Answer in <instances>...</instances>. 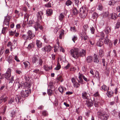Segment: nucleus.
Returning a JSON list of instances; mask_svg holds the SVG:
<instances>
[{"label": "nucleus", "mask_w": 120, "mask_h": 120, "mask_svg": "<svg viewBox=\"0 0 120 120\" xmlns=\"http://www.w3.org/2000/svg\"><path fill=\"white\" fill-rule=\"evenodd\" d=\"M23 85L24 86L23 90L21 91L20 95H16L15 98V99L17 103L20 102L25 99V98L27 97L29 94L31 93L30 87L31 84L28 82H16L14 87V89L15 90H20L22 88Z\"/></svg>", "instance_id": "nucleus-1"}, {"label": "nucleus", "mask_w": 120, "mask_h": 120, "mask_svg": "<svg viewBox=\"0 0 120 120\" xmlns=\"http://www.w3.org/2000/svg\"><path fill=\"white\" fill-rule=\"evenodd\" d=\"M71 55L74 58L77 59L79 56L83 57L85 56L86 54L85 50L82 49L79 51V49L77 48H73L70 50Z\"/></svg>", "instance_id": "nucleus-2"}, {"label": "nucleus", "mask_w": 120, "mask_h": 120, "mask_svg": "<svg viewBox=\"0 0 120 120\" xmlns=\"http://www.w3.org/2000/svg\"><path fill=\"white\" fill-rule=\"evenodd\" d=\"M99 108L97 109V115L100 119L103 120H107L109 118V115L102 109L99 110Z\"/></svg>", "instance_id": "nucleus-3"}, {"label": "nucleus", "mask_w": 120, "mask_h": 120, "mask_svg": "<svg viewBox=\"0 0 120 120\" xmlns=\"http://www.w3.org/2000/svg\"><path fill=\"white\" fill-rule=\"evenodd\" d=\"M38 58L37 56H33L32 58V62L33 64H35L37 66H41L42 65L43 58H40L38 61Z\"/></svg>", "instance_id": "nucleus-4"}, {"label": "nucleus", "mask_w": 120, "mask_h": 120, "mask_svg": "<svg viewBox=\"0 0 120 120\" xmlns=\"http://www.w3.org/2000/svg\"><path fill=\"white\" fill-rule=\"evenodd\" d=\"M86 7L82 6L80 9L81 17L83 18L86 17L87 15V10Z\"/></svg>", "instance_id": "nucleus-5"}, {"label": "nucleus", "mask_w": 120, "mask_h": 120, "mask_svg": "<svg viewBox=\"0 0 120 120\" xmlns=\"http://www.w3.org/2000/svg\"><path fill=\"white\" fill-rule=\"evenodd\" d=\"M11 69L10 68H8L6 73L3 74L4 77L7 80H9L11 76Z\"/></svg>", "instance_id": "nucleus-6"}, {"label": "nucleus", "mask_w": 120, "mask_h": 120, "mask_svg": "<svg viewBox=\"0 0 120 120\" xmlns=\"http://www.w3.org/2000/svg\"><path fill=\"white\" fill-rule=\"evenodd\" d=\"M10 18L11 17L9 16H7L5 17L3 22L4 25L9 26Z\"/></svg>", "instance_id": "nucleus-7"}, {"label": "nucleus", "mask_w": 120, "mask_h": 120, "mask_svg": "<svg viewBox=\"0 0 120 120\" xmlns=\"http://www.w3.org/2000/svg\"><path fill=\"white\" fill-rule=\"evenodd\" d=\"M79 80H78V82L80 83L81 84H83V80L82 78H83L84 76L82 74H81L80 72L79 73Z\"/></svg>", "instance_id": "nucleus-8"}, {"label": "nucleus", "mask_w": 120, "mask_h": 120, "mask_svg": "<svg viewBox=\"0 0 120 120\" xmlns=\"http://www.w3.org/2000/svg\"><path fill=\"white\" fill-rule=\"evenodd\" d=\"M27 34L29 38V40L32 39L34 36V34L33 33L32 30H29L27 32Z\"/></svg>", "instance_id": "nucleus-9"}, {"label": "nucleus", "mask_w": 120, "mask_h": 120, "mask_svg": "<svg viewBox=\"0 0 120 120\" xmlns=\"http://www.w3.org/2000/svg\"><path fill=\"white\" fill-rule=\"evenodd\" d=\"M43 14V12L41 11H39L37 13V15L38 20L40 21L41 20L42 16Z\"/></svg>", "instance_id": "nucleus-10"}, {"label": "nucleus", "mask_w": 120, "mask_h": 120, "mask_svg": "<svg viewBox=\"0 0 120 120\" xmlns=\"http://www.w3.org/2000/svg\"><path fill=\"white\" fill-rule=\"evenodd\" d=\"M93 62L97 64L99 63L98 56L95 54H94L93 56Z\"/></svg>", "instance_id": "nucleus-11"}, {"label": "nucleus", "mask_w": 120, "mask_h": 120, "mask_svg": "<svg viewBox=\"0 0 120 120\" xmlns=\"http://www.w3.org/2000/svg\"><path fill=\"white\" fill-rule=\"evenodd\" d=\"M111 27L108 26H106L105 28L104 32L105 34H109L111 31Z\"/></svg>", "instance_id": "nucleus-12"}, {"label": "nucleus", "mask_w": 120, "mask_h": 120, "mask_svg": "<svg viewBox=\"0 0 120 120\" xmlns=\"http://www.w3.org/2000/svg\"><path fill=\"white\" fill-rule=\"evenodd\" d=\"M102 39H100L97 43V46L99 47H101L103 44V41H102Z\"/></svg>", "instance_id": "nucleus-13"}, {"label": "nucleus", "mask_w": 120, "mask_h": 120, "mask_svg": "<svg viewBox=\"0 0 120 120\" xmlns=\"http://www.w3.org/2000/svg\"><path fill=\"white\" fill-rule=\"evenodd\" d=\"M52 13V10L51 9H48L46 11V14L47 16L51 15Z\"/></svg>", "instance_id": "nucleus-14"}, {"label": "nucleus", "mask_w": 120, "mask_h": 120, "mask_svg": "<svg viewBox=\"0 0 120 120\" xmlns=\"http://www.w3.org/2000/svg\"><path fill=\"white\" fill-rule=\"evenodd\" d=\"M59 41H57L56 45H54V47L55 48L54 50L55 52H56L58 49L59 48Z\"/></svg>", "instance_id": "nucleus-15"}, {"label": "nucleus", "mask_w": 120, "mask_h": 120, "mask_svg": "<svg viewBox=\"0 0 120 120\" xmlns=\"http://www.w3.org/2000/svg\"><path fill=\"white\" fill-rule=\"evenodd\" d=\"M58 90L59 92L62 94L66 91V89L62 86H60L59 87Z\"/></svg>", "instance_id": "nucleus-16"}, {"label": "nucleus", "mask_w": 120, "mask_h": 120, "mask_svg": "<svg viewBox=\"0 0 120 120\" xmlns=\"http://www.w3.org/2000/svg\"><path fill=\"white\" fill-rule=\"evenodd\" d=\"M93 57L91 56H88L86 60V61L88 63H91L93 61Z\"/></svg>", "instance_id": "nucleus-17"}, {"label": "nucleus", "mask_w": 120, "mask_h": 120, "mask_svg": "<svg viewBox=\"0 0 120 120\" xmlns=\"http://www.w3.org/2000/svg\"><path fill=\"white\" fill-rule=\"evenodd\" d=\"M82 98L84 99H88V96H87V93L85 92H83L82 93Z\"/></svg>", "instance_id": "nucleus-18"}, {"label": "nucleus", "mask_w": 120, "mask_h": 120, "mask_svg": "<svg viewBox=\"0 0 120 120\" xmlns=\"http://www.w3.org/2000/svg\"><path fill=\"white\" fill-rule=\"evenodd\" d=\"M109 88H108L107 92V95L109 97H111L112 95L113 94V92L112 90L110 91H109Z\"/></svg>", "instance_id": "nucleus-19"}, {"label": "nucleus", "mask_w": 120, "mask_h": 120, "mask_svg": "<svg viewBox=\"0 0 120 120\" xmlns=\"http://www.w3.org/2000/svg\"><path fill=\"white\" fill-rule=\"evenodd\" d=\"M34 42H32L27 47V49H31L33 48L34 47Z\"/></svg>", "instance_id": "nucleus-20"}, {"label": "nucleus", "mask_w": 120, "mask_h": 120, "mask_svg": "<svg viewBox=\"0 0 120 120\" xmlns=\"http://www.w3.org/2000/svg\"><path fill=\"white\" fill-rule=\"evenodd\" d=\"M72 12L74 15H76L78 14L79 11L76 8L74 7L73 8Z\"/></svg>", "instance_id": "nucleus-21"}, {"label": "nucleus", "mask_w": 120, "mask_h": 120, "mask_svg": "<svg viewBox=\"0 0 120 120\" xmlns=\"http://www.w3.org/2000/svg\"><path fill=\"white\" fill-rule=\"evenodd\" d=\"M111 18L112 19L115 20L117 17V14L115 13H113L111 15Z\"/></svg>", "instance_id": "nucleus-22"}, {"label": "nucleus", "mask_w": 120, "mask_h": 120, "mask_svg": "<svg viewBox=\"0 0 120 120\" xmlns=\"http://www.w3.org/2000/svg\"><path fill=\"white\" fill-rule=\"evenodd\" d=\"M102 60L103 66H104L105 68H106L107 67L108 63L105 61V59H102Z\"/></svg>", "instance_id": "nucleus-23"}, {"label": "nucleus", "mask_w": 120, "mask_h": 120, "mask_svg": "<svg viewBox=\"0 0 120 120\" xmlns=\"http://www.w3.org/2000/svg\"><path fill=\"white\" fill-rule=\"evenodd\" d=\"M86 104L89 108L91 107L93 105L92 102L89 101L88 100L86 101Z\"/></svg>", "instance_id": "nucleus-24"}, {"label": "nucleus", "mask_w": 120, "mask_h": 120, "mask_svg": "<svg viewBox=\"0 0 120 120\" xmlns=\"http://www.w3.org/2000/svg\"><path fill=\"white\" fill-rule=\"evenodd\" d=\"M108 88L105 85H104L101 87V90L102 91H106L108 90Z\"/></svg>", "instance_id": "nucleus-25"}, {"label": "nucleus", "mask_w": 120, "mask_h": 120, "mask_svg": "<svg viewBox=\"0 0 120 120\" xmlns=\"http://www.w3.org/2000/svg\"><path fill=\"white\" fill-rule=\"evenodd\" d=\"M23 63L25 66V68H27L29 67L30 66V64L27 61L24 62Z\"/></svg>", "instance_id": "nucleus-26"}, {"label": "nucleus", "mask_w": 120, "mask_h": 120, "mask_svg": "<svg viewBox=\"0 0 120 120\" xmlns=\"http://www.w3.org/2000/svg\"><path fill=\"white\" fill-rule=\"evenodd\" d=\"M24 78L26 81L27 82H28L30 83L29 81L30 79V77H29L27 75H25L24 76ZM26 82H25V83Z\"/></svg>", "instance_id": "nucleus-27"}, {"label": "nucleus", "mask_w": 120, "mask_h": 120, "mask_svg": "<svg viewBox=\"0 0 120 120\" xmlns=\"http://www.w3.org/2000/svg\"><path fill=\"white\" fill-rule=\"evenodd\" d=\"M65 14L64 13H62L60 14V15L59 16V18L60 20L61 21L63 19L64 17V15Z\"/></svg>", "instance_id": "nucleus-28"}, {"label": "nucleus", "mask_w": 120, "mask_h": 120, "mask_svg": "<svg viewBox=\"0 0 120 120\" xmlns=\"http://www.w3.org/2000/svg\"><path fill=\"white\" fill-rule=\"evenodd\" d=\"M103 50L102 49H100L99 50V56L101 57H102L104 55Z\"/></svg>", "instance_id": "nucleus-29"}, {"label": "nucleus", "mask_w": 120, "mask_h": 120, "mask_svg": "<svg viewBox=\"0 0 120 120\" xmlns=\"http://www.w3.org/2000/svg\"><path fill=\"white\" fill-rule=\"evenodd\" d=\"M46 51L48 52H49L51 49L52 48L49 45H48L45 46Z\"/></svg>", "instance_id": "nucleus-30"}, {"label": "nucleus", "mask_w": 120, "mask_h": 120, "mask_svg": "<svg viewBox=\"0 0 120 120\" xmlns=\"http://www.w3.org/2000/svg\"><path fill=\"white\" fill-rule=\"evenodd\" d=\"M13 60V57L12 56H9L8 58L7 61L9 63H11L12 62Z\"/></svg>", "instance_id": "nucleus-31"}, {"label": "nucleus", "mask_w": 120, "mask_h": 120, "mask_svg": "<svg viewBox=\"0 0 120 120\" xmlns=\"http://www.w3.org/2000/svg\"><path fill=\"white\" fill-rule=\"evenodd\" d=\"M1 97L2 98V99L3 102H5L6 101H7L8 98V97L7 96H5L4 95H2Z\"/></svg>", "instance_id": "nucleus-32"}, {"label": "nucleus", "mask_w": 120, "mask_h": 120, "mask_svg": "<svg viewBox=\"0 0 120 120\" xmlns=\"http://www.w3.org/2000/svg\"><path fill=\"white\" fill-rule=\"evenodd\" d=\"M36 44L37 46L39 48H40L41 47L42 43L40 41L37 40Z\"/></svg>", "instance_id": "nucleus-33"}, {"label": "nucleus", "mask_w": 120, "mask_h": 120, "mask_svg": "<svg viewBox=\"0 0 120 120\" xmlns=\"http://www.w3.org/2000/svg\"><path fill=\"white\" fill-rule=\"evenodd\" d=\"M16 112L14 111H11L10 114V116L12 117H14L16 116Z\"/></svg>", "instance_id": "nucleus-34"}, {"label": "nucleus", "mask_w": 120, "mask_h": 120, "mask_svg": "<svg viewBox=\"0 0 120 120\" xmlns=\"http://www.w3.org/2000/svg\"><path fill=\"white\" fill-rule=\"evenodd\" d=\"M39 26L40 24L38 22L36 23L34 25V27L35 29L36 30H38Z\"/></svg>", "instance_id": "nucleus-35"}, {"label": "nucleus", "mask_w": 120, "mask_h": 120, "mask_svg": "<svg viewBox=\"0 0 120 120\" xmlns=\"http://www.w3.org/2000/svg\"><path fill=\"white\" fill-rule=\"evenodd\" d=\"M8 29L7 27H4L2 30V33L3 34L6 33Z\"/></svg>", "instance_id": "nucleus-36"}, {"label": "nucleus", "mask_w": 120, "mask_h": 120, "mask_svg": "<svg viewBox=\"0 0 120 120\" xmlns=\"http://www.w3.org/2000/svg\"><path fill=\"white\" fill-rule=\"evenodd\" d=\"M52 90L50 89H48L47 90V93L49 96H51L53 94Z\"/></svg>", "instance_id": "nucleus-37"}, {"label": "nucleus", "mask_w": 120, "mask_h": 120, "mask_svg": "<svg viewBox=\"0 0 120 120\" xmlns=\"http://www.w3.org/2000/svg\"><path fill=\"white\" fill-rule=\"evenodd\" d=\"M98 14L95 12L92 15V18L94 19H96L98 17Z\"/></svg>", "instance_id": "nucleus-38"}, {"label": "nucleus", "mask_w": 120, "mask_h": 120, "mask_svg": "<svg viewBox=\"0 0 120 120\" xmlns=\"http://www.w3.org/2000/svg\"><path fill=\"white\" fill-rule=\"evenodd\" d=\"M23 38L25 40H27V39L29 40V38H28V35L26 34H23L22 36Z\"/></svg>", "instance_id": "nucleus-39"}, {"label": "nucleus", "mask_w": 120, "mask_h": 120, "mask_svg": "<svg viewBox=\"0 0 120 120\" xmlns=\"http://www.w3.org/2000/svg\"><path fill=\"white\" fill-rule=\"evenodd\" d=\"M120 26V21L118 20L117 21L116 26L115 27V29H118L119 28Z\"/></svg>", "instance_id": "nucleus-40"}, {"label": "nucleus", "mask_w": 120, "mask_h": 120, "mask_svg": "<svg viewBox=\"0 0 120 120\" xmlns=\"http://www.w3.org/2000/svg\"><path fill=\"white\" fill-rule=\"evenodd\" d=\"M72 3V2L70 0H68L66 2V5L68 6L71 5Z\"/></svg>", "instance_id": "nucleus-41"}, {"label": "nucleus", "mask_w": 120, "mask_h": 120, "mask_svg": "<svg viewBox=\"0 0 120 120\" xmlns=\"http://www.w3.org/2000/svg\"><path fill=\"white\" fill-rule=\"evenodd\" d=\"M97 7H98V9L99 10L101 11L102 9V6L101 4H99L98 5Z\"/></svg>", "instance_id": "nucleus-42"}, {"label": "nucleus", "mask_w": 120, "mask_h": 120, "mask_svg": "<svg viewBox=\"0 0 120 120\" xmlns=\"http://www.w3.org/2000/svg\"><path fill=\"white\" fill-rule=\"evenodd\" d=\"M109 13L108 12H105L103 14V16L104 17H106L108 16Z\"/></svg>", "instance_id": "nucleus-43"}, {"label": "nucleus", "mask_w": 120, "mask_h": 120, "mask_svg": "<svg viewBox=\"0 0 120 120\" xmlns=\"http://www.w3.org/2000/svg\"><path fill=\"white\" fill-rule=\"evenodd\" d=\"M73 85L74 87L77 88L79 87L80 86V84L77 82H75L73 84Z\"/></svg>", "instance_id": "nucleus-44"}, {"label": "nucleus", "mask_w": 120, "mask_h": 120, "mask_svg": "<svg viewBox=\"0 0 120 120\" xmlns=\"http://www.w3.org/2000/svg\"><path fill=\"white\" fill-rule=\"evenodd\" d=\"M110 41L109 39L108 38H105L104 40V43L105 44L108 45L109 44V42Z\"/></svg>", "instance_id": "nucleus-45"}, {"label": "nucleus", "mask_w": 120, "mask_h": 120, "mask_svg": "<svg viewBox=\"0 0 120 120\" xmlns=\"http://www.w3.org/2000/svg\"><path fill=\"white\" fill-rule=\"evenodd\" d=\"M94 105L96 107H98L99 106V103L98 102L95 100L94 102Z\"/></svg>", "instance_id": "nucleus-46"}, {"label": "nucleus", "mask_w": 120, "mask_h": 120, "mask_svg": "<svg viewBox=\"0 0 120 120\" xmlns=\"http://www.w3.org/2000/svg\"><path fill=\"white\" fill-rule=\"evenodd\" d=\"M90 30L91 33L92 34H94V33L95 31V29L94 27L92 26L91 27H90Z\"/></svg>", "instance_id": "nucleus-47"}, {"label": "nucleus", "mask_w": 120, "mask_h": 120, "mask_svg": "<svg viewBox=\"0 0 120 120\" xmlns=\"http://www.w3.org/2000/svg\"><path fill=\"white\" fill-rule=\"evenodd\" d=\"M77 37L76 35H74L72 38V40L75 43V41L77 40Z\"/></svg>", "instance_id": "nucleus-48"}, {"label": "nucleus", "mask_w": 120, "mask_h": 120, "mask_svg": "<svg viewBox=\"0 0 120 120\" xmlns=\"http://www.w3.org/2000/svg\"><path fill=\"white\" fill-rule=\"evenodd\" d=\"M9 80L10 81L9 82V83H13V81H14V77L12 76L11 77L10 79L9 78V79L8 80Z\"/></svg>", "instance_id": "nucleus-49"}, {"label": "nucleus", "mask_w": 120, "mask_h": 120, "mask_svg": "<svg viewBox=\"0 0 120 120\" xmlns=\"http://www.w3.org/2000/svg\"><path fill=\"white\" fill-rule=\"evenodd\" d=\"M14 101V99L13 98H11L8 100V103L9 104H11Z\"/></svg>", "instance_id": "nucleus-50"}, {"label": "nucleus", "mask_w": 120, "mask_h": 120, "mask_svg": "<svg viewBox=\"0 0 120 120\" xmlns=\"http://www.w3.org/2000/svg\"><path fill=\"white\" fill-rule=\"evenodd\" d=\"M61 68L60 66L59 63L57 64V66L55 68V69L56 70H59Z\"/></svg>", "instance_id": "nucleus-51"}, {"label": "nucleus", "mask_w": 120, "mask_h": 120, "mask_svg": "<svg viewBox=\"0 0 120 120\" xmlns=\"http://www.w3.org/2000/svg\"><path fill=\"white\" fill-rule=\"evenodd\" d=\"M15 32V30L14 31H11L9 32V35L10 36H13L14 34V33Z\"/></svg>", "instance_id": "nucleus-52"}, {"label": "nucleus", "mask_w": 120, "mask_h": 120, "mask_svg": "<svg viewBox=\"0 0 120 120\" xmlns=\"http://www.w3.org/2000/svg\"><path fill=\"white\" fill-rule=\"evenodd\" d=\"M70 30L72 31L73 32H76V31L75 28V27H71Z\"/></svg>", "instance_id": "nucleus-53"}, {"label": "nucleus", "mask_w": 120, "mask_h": 120, "mask_svg": "<svg viewBox=\"0 0 120 120\" xmlns=\"http://www.w3.org/2000/svg\"><path fill=\"white\" fill-rule=\"evenodd\" d=\"M64 34V32L63 31H61L59 35V38L60 39H61L62 38V36H63Z\"/></svg>", "instance_id": "nucleus-54"}, {"label": "nucleus", "mask_w": 120, "mask_h": 120, "mask_svg": "<svg viewBox=\"0 0 120 120\" xmlns=\"http://www.w3.org/2000/svg\"><path fill=\"white\" fill-rule=\"evenodd\" d=\"M51 3L49 2L48 4H45V6L46 7H51Z\"/></svg>", "instance_id": "nucleus-55"}, {"label": "nucleus", "mask_w": 120, "mask_h": 120, "mask_svg": "<svg viewBox=\"0 0 120 120\" xmlns=\"http://www.w3.org/2000/svg\"><path fill=\"white\" fill-rule=\"evenodd\" d=\"M34 72H35L36 73H39L41 74V72L38 69H36L33 71Z\"/></svg>", "instance_id": "nucleus-56"}, {"label": "nucleus", "mask_w": 120, "mask_h": 120, "mask_svg": "<svg viewBox=\"0 0 120 120\" xmlns=\"http://www.w3.org/2000/svg\"><path fill=\"white\" fill-rule=\"evenodd\" d=\"M44 67L46 71H48L49 70V67L48 65H45L44 66Z\"/></svg>", "instance_id": "nucleus-57"}, {"label": "nucleus", "mask_w": 120, "mask_h": 120, "mask_svg": "<svg viewBox=\"0 0 120 120\" xmlns=\"http://www.w3.org/2000/svg\"><path fill=\"white\" fill-rule=\"evenodd\" d=\"M14 59L16 60L17 62H20V61L19 59L17 57V56H15L14 57Z\"/></svg>", "instance_id": "nucleus-58"}, {"label": "nucleus", "mask_w": 120, "mask_h": 120, "mask_svg": "<svg viewBox=\"0 0 120 120\" xmlns=\"http://www.w3.org/2000/svg\"><path fill=\"white\" fill-rule=\"evenodd\" d=\"M33 23V22L31 20L29 21L28 23V25L29 26H32Z\"/></svg>", "instance_id": "nucleus-59"}, {"label": "nucleus", "mask_w": 120, "mask_h": 120, "mask_svg": "<svg viewBox=\"0 0 120 120\" xmlns=\"http://www.w3.org/2000/svg\"><path fill=\"white\" fill-rule=\"evenodd\" d=\"M15 30V32L14 33L15 36L16 37H18L19 35V33L18 31H17L16 30Z\"/></svg>", "instance_id": "nucleus-60"}, {"label": "nucleus", "mask_w": 120, "mask_h": 120, "mask_svg": "<svg viewBox=\"0 0 120 120\" xmlns=\"http://www.w3.org/2000/svg\"><path fill=\"white\" fill-rule=\"evenodd\" d=\"M100 35L102 37L101 39H102V40H103L105 37V34L103 32H101L100 34Z\"/></svg>", "instance_id": "nucleus-61"}, {"label": "nucleus", "mask_w": 120, "mask_h": 120, "mask_svg": "<svg viewBox=\"0 0 120 120\" xmlns=\"http://www.w3.org/2000/svg\"><path fill=\"white\" fill-rule=\"evenodd\" d=\"M76 70V69L74 67H71L70 68V71H72L73 72H74L75 70Z\"/></svg>", "instance_id": "nucleus-62"}, {"label": "nucleus", "mask_w": 120, "mask_h": 120, "mask_svg": "<svg viewBox=\"0 0 120 120\" xmlns=\"http://www.w3.org/2000/svg\"><path fill=\"white\" fill-rule=\"evenodd\" d=\"M70 64H68L67 65L64 67V69L65 70L68 69L70 67Z\"/></svg>", "instance_id": "nucleus-63"}, {"label": "nucleus", "mask_w": 120, "mask_h": 120, "mask_svg": "<svg viewBox=\"0 0 120 120\" xmlns=\"http://www.w3.org/2000/svg\"><path fill=\"white\" fill-rule=\"evenodd\" d=\"M15 71L16 73L19 74H20L22 73L21 71L18 69L16 70Z\"/></svg>", "instance_id": "nucleus-64"}]
</instances>
